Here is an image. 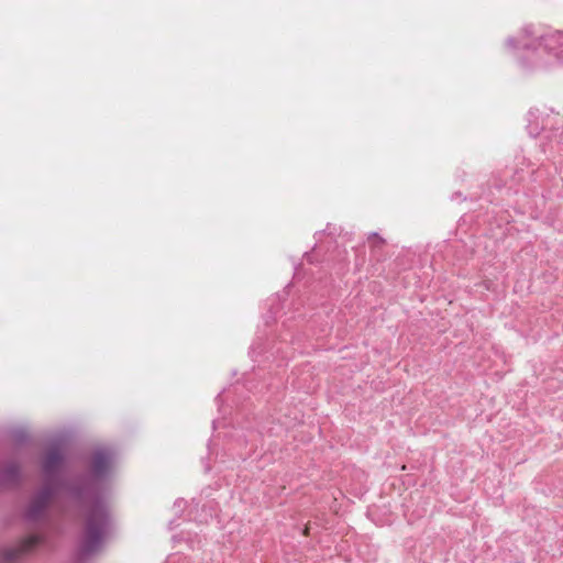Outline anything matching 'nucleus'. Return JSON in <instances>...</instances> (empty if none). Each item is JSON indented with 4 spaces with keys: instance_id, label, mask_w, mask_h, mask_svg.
<instances>
[{
    "instance_id": "obj_1",
    "label": "nucleus",
    "mask_w": 563,
    "mask_h": 563,
    "mask_svg": "<svg viewBox=\"0 0 563 563\" xmlns=\"http://www.w3.org/2000/svg\"><path fill=\"white\" fill-rule=\"evenodd\" d=\"M109 515L106 504L100 499H91L85 505V531L81 541V552L90 555L97 552L107 536Z\"/></svg>"
},
{
    "instance_id": "obj_5",
    "label": "nucleus",
    "mask_w": 563,
    "mask_h": 563,
    "mask_svg": "<svg viewBox=\"0 0 563 563\" xmlns=\"http://www.w3.org/2000/svg\"><path fill=\"white\" fill-rule=\"evenodd\" d=\"M62 462V455L58 450H52L47 453L44 460V471L47 475H52Z\"/></svg>"
},
{
    "instance_id": "obj_2",
    "label": "nucleus",
    "mask_w": 563,
    "mask_h": 563,
    "mask_svg": "<svg viewBox=\"0 0 563 563\" xmlns=\"http://www.w3.org/2000/svg\"><path fill=\"white\" fill-rule=\"evenodd\" d=\"M52 496H53L52 487L49 485H46L45 487H43V489L32 500V503L26 511L27 518L31 520L38 519L40 516L43 514L44 509L46 508Z\"/></svg>"
},
{
    "instance_id": "obj_4",
    "label": "nucleus",
    "mask_w": 563,
    "mask_h": 563,
    "mask_svg": "<svg viewBox=\"0 0 563 563\" xmlns=\"http://www.w3.org/2000/svg\"><path fill=\"white\" fill-rule=\"evenodd\" d=\"M111 463V454L107 450H99L92 460V471L96 475H102Z\"/></svg>"
},
{
    "instance_id": "obj_3",
    "label": "nucleus",
    "mask_w": 563,
    "mask_h": 563,
    "mask_svg": "<svg viewBox=\"0 0 563 563\" xmlns=\"http://www.w3.org/2000/svg\"><path fill=\"white\" fill-rule=\"evenodd\" d=\"M40 542H41V539L38 536H30L18 548L10 549V550L5 551L4 558L8 561H14V560L19 559L22 554L30 552Z\"/></svg>"
}]
</instances>
